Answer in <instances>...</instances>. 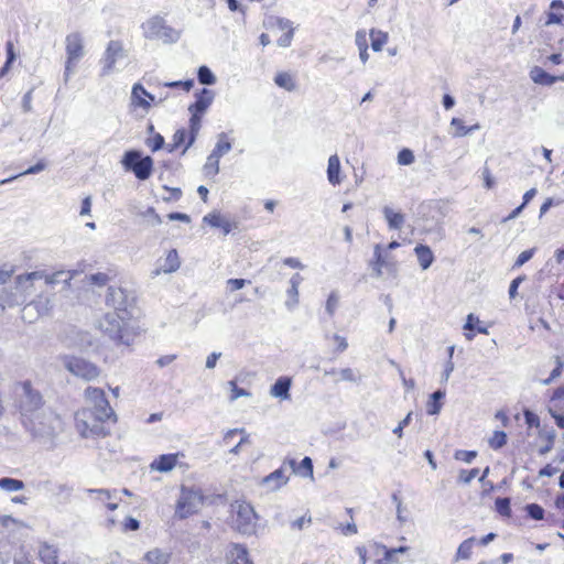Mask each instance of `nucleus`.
<instances>
[{"mask_svg":"<svg viewBox=\"0 0 564 564\" xmlns=\"http://www.w3.org/2000/svg\"><path fill=\"white\" fill-rule=\"evenodd\" d=\"M532 254L533 252L531 250L522 251L516 260V265L520 267L524 264L527 261L531 259Z\"/></svg>","mask_w":564,"mask_h":564,"instance_id":"nucleus-63","label":"nucleus"},{"mask_svg":"<svg viewBox=\"0 0 564 564\" xmlns=\"http://www.w3.org/2000/svg\"><path fill=\"white\" fill-rule=\"evenodd\" d=\"M0 488L6 491H19L24 488V482L20 479L4 477L0 479Z\"/></svg>","mask_w":564,"mask_h":564,"instance_id":"nucleus-34","label":"nucleus"},{"mask_svg":"<svg viewBox=\"0 0 564 564\" xmlns=\"http://www.w3.org/2000/svg\"><path fill=\"white\" fill-rule=\"evenodd\" d=\"M164 144V138L160 133H155L147 140V145L154 152L160 150Z\"/></svg>","mask_w":564,"mask_h":564,"instance_id":"nucleus-51","label":"nucleus"},{"mask_svg":"<svg viewBox=\"0 0 564 564\" xmlns=\"http://www.w3.org/2000/svg\"><path fill=\"white\" fill-rule=\"evenodd\" d=\"M122 163L127 170H131L135 177L144 181L149 178L153 171V160L150 156H141L139 151H127Z\"/></svg>","mask_w":564,"mask_h":564,"instance_id":"nucleus-7","label":"nucleus"},{"mask_svg":"<svg viewBox=\"0 0 564 564\" xmlns=\"http://www.w3.org/2000/svg\"><path fill=\"white\" fill-rule=\"evenodd\" d=\"M88 492L95 494L96 500L104 506L111 500V492L107 489H89Z\"/></svg>","mask_w":564,"mask_h":564,"instance_id":"nucleus-49","label":"nucleus"},{"mask_svg":"<svg viewBox=\"0 0 564 564\" xmlns=\"http://www.w3.org/2000/svg\"><path fill=\"white\" fill-rule=\"evenodd\" d=\"M167 218L170 220H180V221H183V223H189L191 221V217L187 214L178 213V212L170 213L167 215Z\"/></svg>","mask_w":564,"mask_h":564,"instance_id":"nucleus-62","label":"nucleus"},{"mask_svg":"<svg viewBox=\"0 0 564 564\" xmlns=\"http://www.w3.org/2000/svg\"><path fill=\"white\" fill-rule=\"evenodd\" d=\"M205 502V496L198 487L181 486L180 497L175 503V517L180 520L196 514Z\"/></svg>","mask_w":564,"mask_h":564,"instance_id":"nucleus-3","label":"nucleus"},{"mask_svg":"<svg viewBox=\"0 0 564 564\" xmlns=\"http://www.w3.org/2000/svg\"><path fill=\"white\" fill-rule=\"evenodd\" d=\"M214 99V93L210 89L203 88L197 95L196 100L193 102L188 110L191 112L189 118V127L193 128V130H199L200 129V121L204 112L207 110V108L210 106Z\"/></svg>","mask_w":564,"mask_h":564,"instance_id":"nucleus-9","label":"nucleus"},{"mask_svg":"<svg viewBox=\"0 0 564 564\" xmlns=\"http://www.w3.org/2000/svg\"><path fill=\"white\" fill-rule=\"evenodd\" d=\"M451 126L454 129V133H453L454 137H457V138L465 137L469 132H471L473 130L479 128L478 124H475V126H471V127H466L464 121L462 119H459V118H453L452 121H451Z\"/></svg>","mask_w":564,"mask_h":564,"instance_id":"nucleus-33","label":"nucleus"},{"mask_svg":"<svg viewBox=\"0 0 564 564\" xmlns=\"http://www.w3.org/2000/svg\"><path fill=\"white\" fill-rule=\"evenodd\" d=\"M564 398V387H560L554 390L551 402L554 404V406L558 410H562V406L557 403L561 399Z\"/></svg>","mask_w":564,"mask_h":564,"instance_id":"nucleus-59","label":"nucleus"},{"mask_svg":"<svg viewBox=\"0 0 564 564\" xmlns=\"http://www.w3.org/2000/svg\"><path fill=\"white\" fill-rule=\"evenodd\" d=\"M123 53V47L120 41H110L105 52V58L107 63V69L113 68L117 58Z\"/></svg>","mask_w":564,"mask_h":564,"instance_id":"nucleus-21","label":"nucleus"},{"mask_svg":"<svg viewBox=\"0 0 564 564\" xmlns=\"http://www.w3.org/2000/svg\"><path fill=\"white\" fill-rule=\"evenodd\" d=\"M288 465L282 463L281 467L270 473L265 477L262 478L261 484L269 487L270 490H278L285 486L289 481Z\"/></svg>","mask_w":564,"mask_h":564,"instance_id":"nucleus-16","label":"nucleus"},{"mask_svg":"<svg viewBox=\"0 0 564 564\" xmlns=\"http://www.w3.org/2000/svg\"><path fill=\"white\" fill-rule=\"evenodd\" d=\"M227 564H253L245 545L232 543L226 554Z\"/></svg>","mask_w":564,"mask_h":564,"instance_id":"nucleus-17","label":"nucleus"},{"mask_svg":"<svg viewBox=\"0 0 564 564\" xmlns=\"http://www.w3.org/2000/svg\"><path fill=\"white\" fill-rule=\"evenodd\" d=\"M249 443V435L243 429H232L225 433L219 445L228 453L238 454L240 448Z\"/></svg>","mask_w":564,"mask_h":564,"instance_id":"nucleus-11","label":"nucleus"},{"mask_svg":"<svg viewBox=\"0 0 564 564\" xmlns=\"http://www.w3.org/2000/svg\"><path fill=\"white\" fill-rule=\"evenodd\" d=\"M414 252H415V256L420 263V267L423 270L429 269L434 261V254H433L431 248L425 245H417L414 248Z\"/></svg>","mask_w":564,"mask_h":564,"instance_id":"nucleus-23","label":"nucleus"},{"mask_svg":"<svg viewBox=\"0 0 564 564\" xmlns=\"http://www.w3.org/2000/svg\"><path fill=\"white\" fill-rule=\"evenodd\" d=\"M99 328L118 344L130 345L138 335L132 316L126 307L106 313L99 321Z\"/></svg>","mask_w":564,"mask_h":564,"instance_id":"nucleus-2","label":"nucleus"},{"mask_svg":"<svg viewBox=\"0 0 564 564\" xmlns=\"http://www.w3.org/2000/svg\"><path fill=\"white\" fill-rule=\"evenodd\" d=\"M479 475V468L460 469L457 475V481L459 484H469Z\"/></svg>","mask_w":564,"mask_h":564,"instance_id":"nucleus-40","label":"nucleus"},{"mask_svg":"<svg viewBox=\"0 0 564 564\" xmlns=\"http://www.w3.org/2000/svg\"><path fill=\"white\" fill-rule=\"evenodd\" d=\"M203 223L210 227L219 228L224 236H227L239 228L238 221L227 218L218 210H214L205 215L203 217Z\"/></svg>","mask_w":564,"mask_h":564,"instance_id":"nucleus-12","label":"nucleus"},{"mask_svg":"<svg viewBox=\"0 0 564 564\" xmlns=\"http://www.w3.org/2000/svg\"><path fill=\"white\" fill-rule=\"evenodd\" d=\"M198 82L203 85H213L216 82L215 75L207 66H200L197 72Z\"/></svg>","mask_w":564,"mask_h":564,"instance_id":"nucleus-39","label":"nucleus"},{"mask_svg":"<svg viewBox=\"0 0 564 564\" xmlns=\"http://www.w3.org/2000/svg\"><path fill=\"white\" fill-rule=\"evenodd\" d=\"M475 544V538H469L463 541L456 552L455 560H467L471 556L473 547Z\"/></svg>","mask_w":564,"mask_h":564,"instance_id":"nucleus-32","label":"nucleus"},{"mask_svg":"<svg viewBox=\"0 0 564 564\" xmlns=\"http://www.w3.org/2000/svg\"><path fill=\"white\" fill-rule=\"evenodd\" d=\"M154 101V96L151 95L140 83L132 87L131 91V106L134 109L141 108L148 112Z\"/></svg>","mask_w":564,"mask_h":564,"instance_id":"nucleus-13","label":"nucleus"},{"mask_svg":"<svg viewBox=\"0 0 564 564\" xmlns=\"http://www.w3.org/2000/svg\"><path fill=\"white\" fill-rule=\"evenodd\" d=\"M88 280L91 284L105 286L110 281V275L105 272H97L89 275Z\"/></svg>","mask_w":564,"mask_h":564,"instance_id":"nucleus-47","label":"nucleus"},{"mask_svg":"<svg viewBox=\"0 0 564 564\" xmlns=\"http://www.w3.org/2000/svg\"><path fill=\"white\" fill-rule=\"evenodd\" d=\"M37 554L43 564H58V552L53 545L47 543L41 544Z\"/></svg>","mask_w":564,"mask_h":564,"instance_id":"nucleus-24","label":"nucleus"},{"mask_svg":"<svg viewBox=\"0 0 564 564\" xmlns=\"http://www.w3.org/2000/svg\"><path fill=\"white\" fill-rule=\"evenodd\" d=\"M164 86L188 93L194 87V79L169 82L164 83Z\"/></svg>","mask_w":564,"mask_h":564,"instance_id":"nucleus-46","label":"nucleus"},{"mask_svg":"<svg viewBox=\"0 0 564 564\" xmlns=\"http://www.w3.org/2000/svg\"><path fill=\"white\" fill-rule=\"evenodd\" d=\"M524 416H525V422L529 426H535L538 427L540 425V419L536 414H534L533 412H530V411H525L524 413Z\"/></svg>","mask_w":564,"mask_h":564,"instance_id":"nucleus-60","label":"nucleus"},{"mask_svg":"<svg viewBox=\"0 0 564 564\" xmlns=\"http://www.w3.org/2000/svg\"><path fill=\"white\" fill-rule=\"evenodd\" d=\"M230 143L227 140H220L217 142L215 149L213 150L212 154L216 155L220 159L224 154H226L230 150Z\"/></svg>","mask_w":564,"mask_h":564,"instance_id":"nucleus-53","label":"nucleus"},{"mask_svg":"<svg viewBox=\"0 0 564 564\" xmlns=\"http://www.w3.org/2000/svg\"><path fill=\"white\" fill-rule=\"evenodd\" d=\"M528 516L533 520H542L544 518V509L538 503H529L525 506Z\"/></svg>","mask_w":564,"mask_h":564,"instance_id":"nucleus-44","label":"nucleus"},{"mask_svg":"<svg viewBox=\"0 0 564 564\" xmlns=\"http://www.w3.org/2000/svg\"><path fill=\"white\" fill-rule=\"evenodd\" d=\"M536 194V189L535 188H531L529 191H527L523 195V202L522 204L517 207L516 209L512 210V213L507 217V219H512L514 217H517L521 210L525 207V205L535 196Z\"/></svg>","mask_w":564,"mask_h":564,"instance_id":"nucleus-42","label":"nucleus"},{"mask_svg":"<svg viewBox=\"0 0 564 564\" xmlns=\"http://www.w3.org/2000/svg\"><path fill=\"white\" fill-rule=\"evenodd\" d=\"M564 368V360L561 356L554 357V368L551 372V375L542 380L543 384H550L552 381L561 377Z\"/></svg>","mask_w":564,"mask_h":564,"instance_id":"nucleus-35","label":"nucleus"},{"mask_svg":"<svg viewBox=\"0 0 564 564\" xmlns=\"http://www.w3.org/2000/svg\"><path fill=\"white\" fill-rule=\"evenodd\" d=\"M85 400L91 406L79 408L74 413V426L83 438L99 440L111 434V426L118 421L117 414L101 388L88 386Z\"/></svg>","mask_w":564,"mask_h":564,"instance_id":"nucleus-1","label":"nucleus"},{"mask_svg":"<svg viewBox=\"0 0 564 564\" xmlns=\"http://www.w3.org/2000/svg\"><path fill=\"white\" fill-rule=\"evenodd\" d=\"M400 247L398 241H391L387 247H382L381 245H376L373 248V259L370 262V267L376 276H381L383 274V270L394 272L397 270V260L393 256L390 254V250L397 249Z\"/></svg>","mask_w":564,"mask_h":564,"instance_id":"nucleus-4","label":"nucleus"},{"mask_svg":"<svg viewBox=\"0 0 564 564\" xmlns=\"http://www.w3.org/2000/svg\"><path fill=\"white\" fill-rule=\"evenodd\" d=\"M312 523V517L308 513L303 514L299 519L291 522V528L293 530H302L305 527H308Z\"/></svg>","mask_w":564,"mask_h":564,"instance_id":"nucleus-50","label":"nucleus"},{"mask_svg":"<svg viewBox=\"0 0 564 564\" xmlns=\"http://www.w3.org/2000/svg\"><path fill=\"white\" fill-rule=\"evenodd\" d=\"M235 525L239 532L247 533L256 525L257 514L253 507L246 502L240 501L235 506Z\"/></svg>","mask_w":564,"mask_h":564,"instance_id":"nucleus-10","label":"nucleus"},{"mask_svg":"<svg viewBox=\"0 0 564 564\" xmlns=\"http://www.w3.org/2000/svg\"><path fill=\"white\" fill-rule=\"evenodd\" d=\"M249 281L245 279H229L227 281V286L231 292L238 291L242 289Z\"/></svg>","mask_w":564,"mask_h":564,"instance_id":"nucleus-56","label":"nucleus"},{"mask_svg":"<svg viewBox=\"0 0 564 564\" xmlns=\"http://www.w3.org/2000/svg\"><path fill=\"white\" fill-rule=\"evenodd\" d=\"M355 41L359 51L365 52V48H368L367 32L365 30H358L356 32Z\"/></svg>","mask_w":564,"mask_h":564,"instance_id":"nucleus-54","label":"nucleus"},{"mask_svg":"<svg viewBox=\"0 0 564 564\" xmlns=\"http://www.w3.org/2000/svg\"><path fill=\"white\" fill-rule=\"evenodd\" d=\"M327 178L328 182L336 186L341 183L340 177V160L337 154L330 155L327 165Z\"/></svg>","mask_w":564,"mask_h":564,"instance_id":"nucleus-22","label":"nucleus"},{"mask_svg":"<svg viewBox=\"0 0 564 564\" xmlns=\"http://www.w3.org/2000/svg\"><path fill=\"white\" fill-rule=\"evenodd\" d=\"M7 61L6 64L11 66L15 61L14 44L12 41L6 43Z\"/></svg>","mask_w":564,"mask_h":564,"instance_id":"nucleus-57","label":"nucleus"},{"mask_svg":"<svg viewBox=\"0 0 564 564\" xmlns=\"http://www.w3.org/2000/svg\"><path fill=\"white\" fill-rule=\"evenodd\" d=\"M507 434L503 431H495L488 440V445L497 451L507 444Z\"/></svg>","mask_w":564,"mask_h":564,"instance_id":"nucleus-36","label":"nucleus"},{"mask_svg":"<svg viewBox=\"0 0 564 564\" xmlns=\"http://www.w3.org/2000/svg\"><path fill=\"white\" fill-rule=\"evenodd\" d=\"M181 265L180 257L176 249H171L166 252L164 263L156 269L155 274L172 273L178 270Z\"/></svg>","mask_w":564,"mask_h":564,"instance_id":"nucleus-20","label":"nucleus"},{"mask_svg":"<svg viewBox=\"0 0 564 564\" xmlns=\"http://www.w3.org/2000/svg\"><path fill=\"white\" fill-rule=\"evenodd\" d=\"M228 386L230 388V394H229V400L230 401H235L237 400L238 398L240 397H248L250 395V392L247 391L246 389L243 388H239L238 384H237V381L236 380H230L228 382Z\"/></svg>","mask_w":564,"mask_h":564,"instance_id":"nucleus-41","label":"nucleus"},{"mask_svg":"<svg viewBox=\"0 0 564 564\" xmlns=\"http://www.w3.org/2000/svg\"><path fill=\"white\" fill-rule=\"evenodd\" d=\"M531 78L534 83L541 85H552L556 79L554 76L538 66L531 70Z\"/></svg>","mask_w":564,"mask_h":564,"instance_id":"nucleus-31","label":"nucleus"},{"mask_svg":"<svg viewBox=\"0 0 564 564\" xmlns=\"http://www.w3.org/2000/svg\"><path fill=\"white\" fill-rule=\"evenodd\" d=\"M140 527V523L137 519L134 518H128L126 519V521L123 522V530L124 531H135L138 530Z\"/></svg>","mask_w":564,"mask_h":564,"instance_id":"nucleus-61","label":"nucleus"},{"mask_svg":"<svg viewBox=\"0 0 564 564\" xmlns=\"http://www.w3.org/2000/svg\"><path fill=\"white\" fill-rule=\"evenodd\" d=\"M63 271L47 273L45 271H33L30 273L20 274L15 279L18 290L26 297L30 295V290L33 288L35 280H43L46 285H53L58 282V275Z\"/></svg>","mask_w":564,"mask_h":564,"instance_id":"nucleus-8","label":"nucleus"},{"mask_svg":"<svg viewBox=\"0 0 564 564\" xmlns=\"http://www.w3.org/2000/svg\"><path fill=\"white\" fill-rule=\"evenodd\" d=\"M198 131L199 130L194 131L191 127L189 130L185 128L177 129L172 137L171 151L181 149L184 153L195 141Z\"/></svg>","mask_w":564,"mask_h":564,"instance_id":"nucleus-14","label":"nucleus"},{"mask_svg":"<svg viewBox=\"0 0 564 564\" xmlns=\"http://www.w3.org/2000/svg\"><path fill=\"white\" fill-rule=\"evenodd\" d=\"M496 510L501 516L510 517L511 516V507H510V499L509 498H497L496 502Z\"/></svg>","mask_w":564,"mask_h":564,"instance_id":"nucleus-45","label":"nucleus"},{"mask_svg":"<svg viewBox=\"0 0 564 564\" xmlns=\"http://www.w3.org/2000/svg\"><path fill=\"white\" fill-rule=\"evenodd\" d=\"M369 36L371 40V48L375 52L382 51L383 46L388 43L389 40V35L387 32L377 29H371L369 32Z\"/></svg>","mask_w":564,"mask_h":564,"instance_id":"nucleus-26","label":"nucleus"},{"mask_svg":"<svg viewBox=\"0 0 564 564\" xmlns=\"http://www.w3.org/2000/svg\"><path fill=\"white\" fill-rule=\"evenodd\" d=\"M284 465H288L289 469H291L293 473L313 479V462L310 457H304L300 464H297L294 458H286L284 459Z\"/></svg>","mask_w":564,"mask_h":564,"instance_id":"nucleus-18","label":"nucleus"},{"mask_svg":"<svg viewBox=\"0 0 564 564\" xmlns=\"http://www.w3.org/2000/svg\"><path fill=\"white\" fill-rule=\"evenodd\" d=\"M65 52V77H68L85 54L84 39L79 32H73L66 35Z\"/></svg>","mask_w":564,"mask_h":564,"instance_id":"nucleus-5","label":"nucleus"},{"mask_svg":"<svg viewBox=\"0 0 564 564\" xmlns=\"http://www.w3.org/2000/svg\"><path fill=\"white\" fill-rule=\"evenodd\" d=\"M445 398V392L438 390L431 394L430 399L426 402V412L430 415L438 414L443 402L442 400Z\"/></svg>","mask_w":564,"mask_h":564,"instance_id":"nucleus-27","label":"nucleus"},{"mask_svg":"<svg viewBox=\"0 0 564 564\" xmlns=\"http://www.w3.org/2000/svg\"><path fill=\"white\" fill-rule=\"evenodd\" d=\"M333 340H334V343L336 345L335 350L337 352H343V351H345L347 349L348 343H347L345 337L339 336V335H334L333 336Z\"/></svg>","mask_w":564,"mask_h":564,"instance_id":"nucleus-58","label":"nucleus"},{"mask_svg":"<svg viewBox=\"0 0 564 564\" xmlns=\"http://www.w3.org/2000/svg\"><path fill=\"white\" fill-rule=\"evenodd\" d=\"M64 365L72 375L85 381L96 380L101 373V369L97 365L77 356L65 357Z\"/></svg>","mask_w":564,"mask_h":564,"instance_id":"nucleus-6","label":"nucleus"},{"mask_svg":"<svg viewBox=\"0 0 564 564\" xmlns=\"http://www.w3.org/2000/svg\"><path fill=\"white\" fill-rule=\"evenodd\" d=\"M480 321L477 316H475L474 314H469L467 316V319H466V323L464 325V329L467 330V332H470V333H465V336L468 340H471L475 336V330L479 334H487V328L486 327H481L479 325Z\"/></svg>","mask_w":564,"mask_h":564,"instance_id":"nucleus-25","label":"nucleus"},{"mask_svg":"<svg viewBox=\"0 0 564 564\" xmlns=\"http://www.w3.org/2000/svg\"><path fill=\"white\" fill-rule=\"evenodd\" d=\"M414 160H415V156L413 154V151L408 148H403L398 153L397 161H398V164H400V165H410L414 162Z\"/></svg>","mask_w":564,"mask_h":564,"instance_id":"nucleus-43","label":"nucleus"},{"mask_svg":"<svg viewBox=\"0 0 564 564\" xmlns=\"http://www.w3.org/2000/svg\"><path fill=\"white\" fill-rule=\"evenodd\" d=\"M274 83L279 87H281L288 91H293L296 88V82H295L293 75L288 72L278 73L274 77Z\"/></svg>","mask_w":564,"mask_h":564,"instance_id":"nucleus-28","label":"nucleus"},{"mask_svg":"<svg viewBox=\"0 0 564 564\" xmlns=\"http://www.w3.org/2000/svg\"><path fill=\"white\" fill-rule=\"evenodd\" d=\"M383 214L387 219L388 226L391 229H400L404 224V215L401 213H397L393 209L386 207L383 209Z\"/></svg>","mask_w":564,"mask_h":564,"instance_id":"nucleus-29","label":"nucleus"},{"mask_svg":"<svg viewBox=\"0 0 564 564\" xmlns=\"http://www.w3.org/2000/svg\"><path fill=\"white\" fill-rule=\"evenodd\" d=\"M382 549L383 556L377 560V564H398L397 554L408 551L406 546H400L397 549H387L386 546H382Z\"/></svg>","mask_w":564,"mask_h":564,"instance_id":"nucleus-30","label":"nucleus"},{"mask_svg":"<svg viewBox=\"0 0 564 564\" xmlns=\"http://www.w3.org/2000/svg\"><path fill=\"white\" fill-rule=\"evenodd\" d=\"M356 553L359 556V564H366L368 560V550L365 545H359L356 547Z\"/></svg>","mask_w":564,"mask_h":564,"instance_id":"nucleus-64","label":"nucleus"},{"mask_svg":"<svg viewBox=\"0 0 564 564\" xmlns=\"http://www.w3.org/2000/svg\"><path fill=\"white\" fill-rule=\"evenodd\" d=\"M339 296L336 292H332L326 301V311L329 315H333L338 306Z\"/></svg>","mask_w":564,"mask_h":564,"instance_id":"nucleus-52","label":"nucleus"},{"mask_svg":"<svg viewBox=\"0 0 564 564\" xmlns=\"http://www.w3.org/2000/svg\"><path fill=\"white\" fill-rule=\"evenodd\" d=\"M165 192H167V196L164 197L166 202H176L182 197V191L178 187H163Z\"/></svg>","mask_w":564,"mask_h":564,"instance_id":"nucleus-55","label":"nucleus"},{"mask_svg":"<svg viewBox=\"0 0 564 564\" xmlns=\"http://www.w3.org/2000/svg\"><path fill=\"white\" fill-rule=\"evenodd\" d=\"M166 556L159 550H152L145 553L143 564H166Z\"/></svg>","mask_w":564,"mask_h":564,"instance_id":"nucleus-37","label":"nucleus"},{"mask_svg":"<svg viewBox=\"0 0 564 564\" xmlns=\"http://www.w3.org/2000/svg\"><path fill=\"white\" fill-rule=\"evenodd\" d=\"M454 457L464 463H471L477 457V452L459 449L455 452Z\"/></svg>","mask_w":564,"mask_h":564,"instance_id":"nucleus-48","label":"nucleus"},{"mask_svg":"<svg viewBox=\"0 0 564 564\" xmlns=\"http://www.w3.org/2000/svg\"><path fill=\"white\" fill-rule=\"evenodd\" d=\"M203 170H204V174L206 176H210V177L215 176L219 171V158L210 154L207 158V161H206Z\"/></svg>","mask_w":564,"mask_h":564,"instance_id":"nucleus-38","label":"nucleus"},{"mask_svg":"<svg viewBox=\"0 0 564 564\" xmlns=\"http://www.w3.org/2000/svg\"><path fill=\"white\" fill-rule=\"evenodd\" d=\"M292 379L290 377H279L274 384L271 387L270 394L280 400H289Z\"/></svg>","mask_w":564,"mask_h":564,"instance_id":"nucleus-19","label":"nucleus"},{"mask_svg":"<svg viewBox=\"0 0 564 564\" xmlns=\"http://www.w3.org/2000/svg\"><path fill=\"white\" fill-rule=\"evenodd\" d=\"M183 456V453H170L159 455L151 462L150 468L151 470L159 473L171 471L177 465L180 457Z\"/></svg>","mask_w":564,"mask_h":564,"instance_id":"nucleus-15","label":"nucleus"}]
</instances>
